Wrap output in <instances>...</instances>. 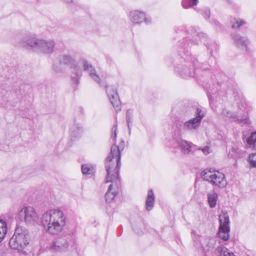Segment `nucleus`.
<instances>
[{
	"label": "nucleus",
	"mask_w": 256,
	"mask_h": 256,
	"mask_svg": "<svg viewBox=\"0 0 256 256\" xmlns=\"http://www.w3.org/2000/svg\"><path fill=\"white\" fill-rule=\"evenodd\" d=\"M42 225L50 234L55 235L62 232L66 225V218L58 210H51L43 214Z\"/></svg>",
	"instance_id": "obj_1"
},
{
	"label": "nucleus",
	"mask_w": 256,
	"mask_h": 256,
	"mask_svg": "<svg viewBox=\"0 0 256 256\" xmlns=\"http://www.w3.org/2000/svg\"><path fill=\"white\" fill-rule=\"evenodd\" d=\"M18 44L20 46L28 50L38 52L46 54H52L56 45L54 40L38 38L34 35L28 34L21 39Z\"/></svg>",
	"instance_id": "obj_2"
},
{
	"label": "nucleus",
	"mask_w": 256,
	"mask_h": 256,
	"mask_svg": "<svg viewBox=\"0 0 256 256\" xmlns=\"http://www.w3.org/2000/svg\"><path fill=\"white\" fill-rule=\"evenodd\" d=\"M124 149V146H117L112 144L111 147L110 152L107 157L105 162V168L106 171V176L105 182H110V181H114V179L120 180L119 172L120 168V151Z\"/></svg>",
	"instance_id": "obj_3"
},
{
	"label": "nucleus",
	"mask_w": 256,
	"mask_h": 256,
	"mask_svg": "<svg viewBox=\"0 0 256 256\" xmlns=\"http://www.w3.org/2000/svg\"><path fill=\"white\" fill-rule=\"evenodd\" d=\"M30 241L28 230L24 226H18L15 228L14 234L9 241V244L12 249L26 255L27 252L24 250L29 244Z\"/></svg>",
	"instance_id": "obj_4"
},
{
	"label": "nucleus",
	"mask_w": 256,
	"mask_h": 256,
	"mask_svg": "<svg viewBox=\"0 0 256 256\" xmlns=\"http://www.w3.org/2000/svg\"><path fill=\"white\" fill-rule=\"evenodd\" d=\"M201 176L203 180L215 186L223 188L227 184L224 174L213 168L204 170L201 172Z\"/></svg>",
	"instance_id": "obj_5"
},
{
	"label": "nucleus",
	"mask_w": 256,
	"mask_h": 256,
	"mask_svg": "<svg viewBox=\"0 0 256 256\" xmlns=\"http://www.w3.org/2000/svg\"><path fill=\"white\" fill-rule=\"evenodd\" d=\"M186 36L178 42V46L182 48H186L192 44H198L200 40L204 41V42L206 43L207 37L206 34L198 32L194 28H190L186 30Z\"/></svg>",
	"instance_id": "obj_6"
},
{
	"label": "nucleus",
	"mask_w": 256,
	"mask_h": 256,
	"mask_svg": "<svg viewBox=\"0 0 256 256\" xmlns=\"http://www.w3.org/2000/svg\"><path fill=\"white\" fill-rule=\"evenodd\" d=\"M74 237V232L69 233L64 232L62 235L54 240L50 246L51 250L58 252H67L70 243Z\"/></svg>",
	"instance_id": "obj_7"
},
{
	"label": "nucleus",
	"mask_w": 256,
	"mask_h": 256,
	"mask_svg": "<svg viewBox=\"0 0 256 256\" xmlns=\"http://www.w3.org/2000/svg\"><path fill=\"white\" fill-rule=\"evenodd\" d=\"M176 128L180 129L182 126L180 123L176 124ZM182 134V130H178L173 136L172 140L169 142L168 146L176 150L178 149L184 154H188L192 149V143L182 140L180 136Z\"/></svg>",
	"instance_id": "obj_8"
},
{
	"label": "nucleus",
	"mask_w": 256,
	"mask_h": 256,
	"mask_svg": "<svg viewBox=\"0 0 256 256\" xmlns=\"http://www.w3.org/2000/svg\"><path fill=\"white\" fill-rule=\"evenodd\" d=\"M219 222L218 236L224 241H226L229 238L230 232V220L227 212H222L219 216Z\"/></svg>",
	"instance_id": "obj_9"
},
{
	"label": "nucleus",
	"mask_w": 256,
	"mask_h": 256,
	"mask_svg": "<svg viewBox=\"0 0 256 256\" xmlns=\"http://www.w3.org/2000/svg\"><path fill=\"white\" fill-rule=\"evenodd\" d=\"M194 117L185 122L183 124L184 131H193L198 129L202 120L204 116V112L200 108H196L194 112Z\"/></svg>",
	"instance_id": "obj_10"
},
{
	"label": "nucleus",
	"mask_w": 256,
	"mask_h": 256,
	"mask_svg": "<svg viewBox=\"0 0 256 256\" xmlns=\"http://www.w3.org/2000/svg\"><path fill=\"white\" fill-rule=\"evenodd\" d=\"M18 218L24 220L28 225H32L37 222L38 216L35 210L31 206H26L22 208L19 212Z\"/></svg>",
	"instance_id": "obj_11"
},
{
	"label": "nucleus",
	"mask_w": 256,
	"mask_h": 256,
	"mask_svg": "<svg viewBox=\"0 0 256 256\" xmlns=\"http://www.w3.org/2000/svg\"><path fill=\"white\" fill-rule=\"evenodd\" d=\"M128 18L133 24H136L143 22L146 24H149L152 22L151 18L147 16L145 12L138 10L130 11L128 14Z\"/></svg>",
	"instance_id": "obj_12"
},
{
	"label": "nucleus",
	"mask_w": 256,
	"mask_h": 256,
	"mask_svg": "<svg viewBox=\"0 0 256 256\" xmlns=\"http://www.w3.org/2000/svg\"><path fill=\"white\" fill-rule=\"evenodd\" d=\"M104 88L108 100L116 112L120 110V100L116 88L113 86L105 85Z\"/></svg>",
	"instance_id": "obj_13"
},
{
	"label": "nucleus",
	"mask_w": 256,
	"mask_h": 256,
	"mask_svg": "<svg viewBox=\"0 0 256 256\" xmlns=\"http://www.w3.org/2000/svg\"><path fill=\"white\" fill-rule=\"evenodd\" d=\"M84 70L87 72L92 79L102 85L101 77L102 76V70L98 65H83Z\"/></svg>",
	"instance_id": "obj_14"
},
{
	"label": "nucleus",
	"mask_w": 256,
	"mask_h": 256,
	"mask_svg": "<svg viewBox=\"0 0 256 256\" xmlns=\"http://www.w3.org/2000/svg\"><path fill=\"white\" fill-rule=\"evenodd\" d=\"M111 184L109 186L108 190L105 194L106 202H110L118 193V188L120 185V180L114 179V181H110Z\"/></svg>",
	"instance_id": "obj_15"
},
{
	"label": "nucleus",
	"mask_w": 256,
	"mask_h": 256,
	"mask_svg": "<svg viewBox=\"0 0 256 256\" xmlns=\"http://www.w3.org/2000/svg\"><path fill=\"white\" fill-rule=\"evenodd\" d=\"M77 57L78 54L72 52L60 54L56 59L60 64H74Z\"/></svg>",
	"instance_id": "obj_16"
},
{
	"label": "nucleus",
	"mask_w": 256,
	"mask_h": 256,
	"mask_svg": "<svg viewBox=\"0 0 256 256\" xmlns=\"http://www.w3.org/2000/svg\"><path fill=\"white\" fill-rule=\"evenodd\" d=\"M221 116L232 120L236 122L240 121L244 124H248V120L244 116H238L235 112H233L227 108H223L221 112Z\"/></svg>",
	"instance_id": "obj_17"
},
{
	"label": "nucleus",
	"mask_w": 256,
	"mask_h": 256,
	"mask_svg": "<svg viewBox=\"0 0 256 256\" xmlns=\"http://www.w3.org/2000/svg\"><path fill=\"white\" fill-rule=\"evenodd\" d=\"M232 38L234 44L239 48L247 50V45L248 44V40L247 38L242 36L238 34H236L232 36Z\"/></svg>",
	"instance_id": "obj_18"
},
{
	"label": "nucleus",
	"mask_w": 256,
	"mask_h": 256,
	"mask_svg": "<svg viewBox=\"0 0 256 256\" xmlns=\"http://www.w3.org/2000/svg\"><path fill=\"white\" fill-rule=\"evenodd\" d=\"M176 72L184 78L190 76L194 71V65H178L174 68Z\"/></svg>",
	"instance_id": "obj_19"
},
{
	"label": "nucleus",
	"mask_w": 256,
	"mask_h": 256,
	"mask_svg": "<svg viewBox=\"0 0 256 256\" xmlns=\"http://www.w3.org/2000/svg\"><path fill=\"white\" fill-rule=\"evenodd\" d=\"M70 70L72 73L71 76L72 83L76 86L79 83V80L82 74V70L79 65H72Z\"/></svg>",
	"instance_id": "obj_20"
},
{
	"label": "nucleus",
	"mask_w": 256,
	"mask_h": 256,
	"mask_svg": "<svg viewBox=\"0 0 256 256\" xmlns=\"http://www.w3.org/2000/svg\"><path fill=\"white\" fill-rule=\"evenodd\" d=\"M71 136L74 138L80 137L83 132L82 126L80 124L74 122V124L70 128Z\"/></svg>",
	"instance_id": "obj_21"
},
{
	"label": "nucleus",
	"mask_w": 256,
	"mask_h": 256,
	"mask_svg": "<svg viewBox=\"0 0 256 256\" xmlns=\"http://www.w3.org/2000/svg\"><path fill=\"white\" fill-rule=\"evenodd\" d=\"M154 196L152 190L148 191L146 200V209L148 211L150 210L154 207Z\"/></svg>",
	"instance_id": "obj_22"
},
{
	"label": "nucleus",
	"mask_w": 256,
	"mask_h": 256,
	"mask_svg": "<svg viewBox=\"0 0 256 256\" xmlns=\"http://www.w3.org/2000/svg\"><path fill=\"white\" fill-rule=\"evenodd\" d=\"M243 151L237 145L234 146L229 152L228 156L234 159L240 158L242 156Z\"/></svg>",
	"instance_id": "obj_23"
},
{
	"label": "nucleus",
	"mask_w": 256,
	"mask_h": 256,
	"mask_svg": "<svg viewBox=\"0 0 256 256\" xmlns=\"http://www.w3.org/2000/svg\"><path fill=\"white\" fill-rule=\"evenodd\" d=\"M218 256H235L233 252L223 246H219L216 250Z\"/></svg>",
	"instance_id": "obj_24"
},
{
	"label": "nucleus",
	"mask_w": 256,
	"mask_h": 256,
	"mask_svg": "<svg viewBox=\"0 0 256 256\" xmlns=\"http://www.w3.org/2000/svg\"><path fill=\"white\" fill-rule=\"evenodd\" d=\"M217 198L218 195L214 191L208 194V202L210 208L215 207L217 202Z\"/></svg>",
	"instance_id": "obj_25"
},
{
	"label": "nucleus",
	"mask_w": 256,
	"mask_h": 256,
	"mask_svg": "<svg viewBox=\"0 0 256 256\" xmlns=\"http://www.w3.org/2000/svg\"><path fill=\"white\" fill-rule=\"evenodd\" d=\"M7 226L5 221L0 220V242L7 233Z\"/></svg>",
	"instance_id": "obj_26"
},
{
	"label": "nucleus",
	"mask_w": 256,
	"mask_h": 256,
	"mask_svg": "<svg viewBox=\"0 0 256 256\" xmlns=\"http://www.w3.org/2000/svg\"><path fill=\"white\" fill-rule=\"evenodd\" d=\"M198 2V0H182V6L183 8L187 9L196 6Z\"/></svg>",
	"instance_id": "obj_27"
},
{
	"label": "nucleus",
	"mask_w": 256,
	"mask_h": 256,
	"mask_svg": "<svg viewBox=\"0 0 256 256\" xmlns=\"http://www.w3.org/2000/svg\"><path fill=\"white\" fill-rule=\"evenodd\" d=\"M82 172L84 174H92L94 172V168L90 164H84L82 166Z\"/></svg>",
	"instance_id": "obj_28"
},
{
	"label": "nucleus",
	"mask_w": 256,
	"mask_h": 256,
	"mask_svg": "<svg viewBox=\"0 0 256 256\" xmlns=\"http://www.w3.org/2000/svg\"><path fill=\"white\" fill-rule=\"evenodd\" d=\"M246 142L250 146L256 148V132L252 133L250 137L247 138Z\"/></svg>",
	"instance_id": "obj_29"
},
{
	"label": "nucleus",
	"mask_w": 256,
	"mask_h": 256,
	"mask_svg": "<svg viewBox=\"0 0 256 256\" xmlns=\"http://www.w3.org/2000/svg\"><path fill=\"white\" fill-rule=\"evenodd\" d=\"M206 45L210 54L216 52L218 50V46L214 42H207Z\"/></svg>",
	"instance_id": "obj_30"
},
{
	"label": "nucleus",
	"mask_w": 256,
	"mask_h": 256,
	"mask_svg": "<svg viewBox=\"0 0 256 256\" xmlns=\"http://www.w3.org/2000/svg\"><path fill=\"white\" fill-rule=\"evenodd\" d=\"M132 111L128 109L126 111V121L127 123V125L130 130V124L132 122Z\"/></svg>",
	"instance_id": "obj_31"
},
{
	"label": "nucleus",
	"mask_w": 256,
	"mask_h": 256,
	"mask_svg": "<svg viewBox=\"0 0 256 256\" xmlns=\"http://www.w3.org/2000/svg\"><path fill=\"white\" fill-rule=\"evenodd\" d=\"M248 159L250 166L256 168V152L250 154Z\"/></svg>",
	"instance_id": "obj_32"
},
{
	"label": "nucleus",
	"mask_w": 256,
	"mask_h": 256,
	"mask_svg": "<svg viewBox=\"0 0 256 256\" xmlns=\"http://www.w3.org/2000/svg\"><path fill=\"white\" fill-rule=\"evenodd\" d=\"M245 24V22L241 19H237L234 23V24L232 25V28H238L244 24Z\"/></svg>",
	"instance_id": "obj_33"
},
{
	"label": "nucleus",
	"mask_w": 256,
	"mask_h": 256,
	"mask_svg": "<svg viewBox=\"0 0 256 256\" xmlns=\"http://www.w3.org/2000/svg\"><path fill=\"white\" fill-rule=\"evenodd\" d=\"M198 150H201L204 154H208L212 152L210 148L208 146H206L203 148H199Z\"/></svg>",
	"instance_id": "obj_34"
},
{
	"label": "nucleus",
	"mask_w": 256,
	"mask_h": 256,
	"mask_svg": "<svg viewBox=\"0 0 256 256\" xmlns=\"http://www.w3.org/2000/svg\"><path fill=\"white\" fill-rule=\"evenodd\" d=\"M116 130H117V126H116V124H115L112 126V138L114 140H115L116 138V135H117Z\"/></svg>",
	"instance_id": "obj_35"
},
{
	"label": "nucleus",
	"mask_w": 256,
	"mask_h": 256,
	"mask_svg": "<svg viewBox=\"0 0 256 256\" xmlns=\"http://www.w3.org/2000/svg\"><path fill=\"white\" fill-rule=\"evenodd\" d=\"M52 70L56 73H60L62 72V65H54L52 67Z\"/></svg>",
	"instance_id": "obj_36"
},
{
	"label": "nucleus",
	"mask_w": 256,
	"mask_h": 256,
	"mask_svg": "<svg viewBox=\"0 0 256 256\" xmlns=\"http://www.w3.org/2000/svg\"><path fill=\"white\" fill-rule=\"evenodd\" d=\"M202 14L205 18H209L210 16V10L208 8H204Z\"/></svg>",
	"instance_id": "obj_37"
},
{
	"label": "nucleus",
	"mask_w": 256,
	"mask_h": 256,
	"mask_svg": "<svg viewBox=\"0 0 256 256\" xmlns=\"http://www.w3.org/2000/svg\"><path fill=\"white\" fill-rule=\"evenodd\" d=\"M213 94L214 92H212V90L210 91V90H208V96L210 102H212L214 99V97L211 95V94Z\"/></svg>",
	"instance_id": "obj_38"
},
{
	"label": "nucleus",
	"mask_w": 256,
	"mask_h": 256,
	"mask_svg": "<svg viewBox=\"0 0 256 256\" xmlns=\"http://www.w3.org/2000/svg\"><path fill=\"white\" fill-rule=\"evenodd\" d=\"M184 28L183 26H178V27L176 30V31L177 33L178 32V31H182L183 30H184Z\"/></svg>",
	"instance_id": "obj_39"
},
{
	"label": "nucleus",
	"mask_w": 256,
	"mask_h": 256,
	"mask_svg": "<svg viewBox=\"0 0 256 256\" xmlns=\"http://www.w3.org/2000/svg\"><path fill=\"white\" fill-rule=\"evenodd\" d=\"M190 62H192L193 64H196V63L198 62L196 58H194V57H192L190 58Z\"/></svg>",
	"instance_id": "obj_40"
},
{
	"label": "nucleus",
	"mask_w": 256,
	"mask_h": 256,
	"mask_svg": "<svg viewBox=\"0 0 256 256\" xmlns=\"http://www.w3.org/2000/svg\"><path fill=\"white\" fill-rule=\"evenodd\" d=\"M214 240H211V242H209V244H210V247L212 248H213L214 247Z\"/></svg>",
	"instance_id": "obj_41"
},
{
	"label": "nucleus",
	"mask_w": 256,
	"mask_h": 256,
	"mask_svg": "<svg viewBox=\"0 0 256 256\" xmlns=\"http://www.w3.org/2000/svg\"><path fill=\"white\" fill-rule=\"evenodd\" d=\"M81 62H82V64H88V62L86 59H82L81 61Z\"/></svg>",
	"instance_id": "obj_42"
},
{
	"label": "nucleus",
	"mask_w": 256,
	"mask_h": 256,
	"mask_svg": "<svg viewBox=\"0 0 256 256\" xmlns=\"http://www.w3.org/2000/svg\"><path fill=\"white\" fill-rule=\"evenodd\" d=\"M214 23L215 24L216 26H219V24H220V23L216 20H214Z\"/></svg>",
	"instance_id": "obj_43"
},
{
	"label": "nucleus",
	"mask_w": 256,
	"mask_h": 256,
	"mask_svg": "<svg viewBox=\"0 0 256 256\" xmlns=\"http://www.w3.org/2000/svg\"><path fill=\"white\" fill-rule=\"evenodd\" d=\"M66 2L70 3L73 2L72 0H66Z\"/></svg>",
	"instance_id": "obj_44"
},
{
	"label": "nucleus",
	"mask_w": 256,
	"mask_h": 256,
	"mask_svg": "<svg viewBox=\"0 0 256 256\" xmlns=\"http://www.w3.org/2000/svg\"><path fill=\"white\" fill-rule=\"evenodd\" d=\"M194 10H195L196 11H197V12H200V10H199L198 8V9H197V8H194Z\"/></svg>",
	"instance_id": "obj_45"
},
{
	"label": "nucleus",
	"mask_w": 256,
	"mask_h": 256,
	"mask_svg": "<svg viewBox=\"0 0 256 256\" xmlns=\"http://www.w3.org/2000/svg\"><path fill=\"white\" fill-rule=\"evenodd\" d=\"M133 228L134 229V230L135 231H136V228H135V226H133Z\"/></svg>",
	"instance_id": "obj_46"
},
{
	"label": "nucleus",
	"mask_w": 256,
	"mask_h": 256,
	"mask_svg": "<svg viewBox=\"0 0 256 256\" xmlns=\"http://www.w3.org/2000/svg\"><path fill=\"white\" fill-rule=\"evenodd\" d=\"M227 2H229V3H231V2H230V0H227Z\"/></svg>",
	"instance_id": "obj_47"
},
{
	"label": "nucleus",
	"mask_w": 256,
	"mask_h": 256,
	"mask_svg": "<svg viewBox=\"0 0 256 256\" xmlns=\"http://www.w3.org/2000/svg\"><path fill=\"white\" fill-rule=\"evenodd\" d=\"M218 86H220V82H218Z\"/></svg>",
	"instance_id": "obj_48"
}]
</instances>
